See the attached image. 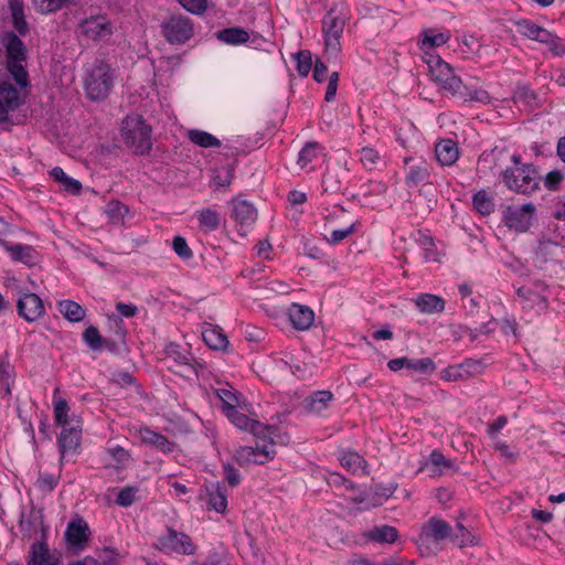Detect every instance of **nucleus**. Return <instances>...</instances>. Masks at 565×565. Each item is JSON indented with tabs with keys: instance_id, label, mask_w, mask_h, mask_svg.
Instances as JSON below:
<instances>
[{
	"instance_id": "obj_1",
	"label": "nucleus",
	"mask_w": 565,
	"mask_h": 565,
	"mask_svg": "<svg viewBox=\"0 0 565 565\" xmlns=\"http://www.w3.org/2000/svg\"><path fill=\"white\" fill-rule=\"evenodd\" d=\"M115 85V75L110 66L103 62H96L86 71L84 87L87 97L94 102L106 99Z\"/></svg>"
},
{
	"instance_id": "obj_2",
	"label": "nucleus",
	"mask_w": 565,
	"mask_h": 565,
	"mask_svg": "<svg viewBox=\"0 0 565 565\" xmlns=\"http://www.w3.org/2000/svg\"><path fill=\"white\" fill-rule=\"evenodd\" d=\"M121 136L126 145L139 154L151 150V129L139 115H128L121 122Z\"/></svg>"
},
{
	"instance_id": "obj_3",
	"label": "nucleus",
	"mask_w": 565,
	"mask_h": 565,
	"mask_svg": "<svg viewBox=\"0 0 565 565\" xmlns=\"http://www.w3.org/2000/svg\"><path fill=\"white\" fill-rule=\"evenodd\" d=\"M451 526L448 522L430 518L422 527L417 539V547L422 555L428 556L439 551L440 541L449 537Z\"/></svg>"
},
{
	"instance_id": "obj_4",
	"label": "nucleus",
	"mask_w": 565,
	"mask_h": 565,
	"mask_svg": "<svg viewBox=\"0 0 565 565\" xmlns=\"http://www.w3.org/2000/svg\"><path fill=\"white\" fill-rule=\"evenodd\" d=\"M505 186L514 192L531 194L539 189L540 178L532 164L508 168L502 172Z\"/></svg>"
},
{
	"instance_id": "obj_5",
	"label": "nucleus",
	"mask_w": 565,
	"mask_h": 565,
	"mask_svg": "<svg viewBox=\"0 0 565 565\" xmlns=\"http://www.w3.org/2000/svg\"><path fill=\"white\" fill-rule=\"evenodd\" d=\"M516 32L522 36L542 43L556 56L565 54V45L563 41L554 33L540 26L529 19H520L514 22Z\"/></svg>"
},
{
	"instance_id": "obj_6",
	"label": "nucleus",
	"mask_w": 565,
	"mask_h": 565,
	"mask_svg": "<svg viewBox=\"0 0 565 565\" xmlns=\"http://www.w3.org/2000/svg\"><path fill=\"white\" fill-rule=\"evenodd\" d=\"M344 29V20L334 14L333 10H330L323 19V35L326 54L331 57H337L341 50L340 39Z\"/></svg>"
},
{
	"instance_id": "obj_7",
	"label": "nucleus",
	"mask_w": 565,
	"mask_h": 565,
	"mask_svg": "<svg viewBox=\"0 0 565 565\" xmlns=\"http://www.w3.org/2000/svg\"><path fill=\"white\" fill-rule=\"evenodd\" d=\"M535 212L536 207L533 203L510 205L503 212V222L509 228L523 233L531 227Z\"/></svg>"
},
{
	"instance_id": "obj_8",
	"label": "nucleus",
	"mask_w": 565,
	"mask_h": 565,
	"mask_svg": "<svg viewBox=\"0 0 565 565\" xmlns=\"http://www.w3.org/2000/svg\"><path fill=\"white\" fill-rule=\"evenodd\" d=\"M275 455L276 450L271 439L269 443H257L255 447H239L234 454V459L238 465H264L274 459Z\"/></svg>"
},
{
	"instance_id": "obj_9",
	"label": "nucleus",
	"mask_w": 565,
	"mask_h": 565,
	"mask_svg": "<svg viewBox=\"0 0 565 565\" xmlns=\"http://www.w3.org/2000/svg\"><path fill=\"white\" fill-rule=\"evenodd\" d=\"M162 33L166 40L172 44L186 42L193 35V24L191 20L182 15H172L162 24Z\"/></svg>"
},
{
	"instance_id": "obj_10",
	"label": "nucleus",
	"mask_w": 565,
	"mask_h": 565,
	"mask_svg": "<svg viewBox=\"0 0 565 565\" xmlns=\"http://www.w3.org/2000/svg\"><path fill=\"white\" fill-rule=\"evenodd\" d=\"M17 310L26 322H35L45 315L43 300L34 292H23L17 300Z\"/></svg>"
},
{
	"instance_id": "obj_11",
	"label": "nucleus",
	"mask_w": 565,
	"mask_h": 565,
	"mask_svg": "<svg viewBox=\"0 0 565 565\" xmlns=\"http://www.w3.org/2000/svg\"><path fill=\"white\" fill-rule=\"evenodd\" d=\"M90 536V530L83 518L73 519L68 522L64 537L68 550L74 552L82 551Z\"/></svg>"
},
{
	"instance_id": "obj_12",
	"label": "nucleus",
	"mask_w": 565,
	"mask_h": 565,
	"mask_svg": "<svg viewBox=\"0 0 565 565\" xmlns=\"http://www.w3.org/2000/svg\"><path fill=\"white\" fill-rule=\"evenodd\" d=\"M158 545L167 553L177 552L190 555L194 552L191 539L186 534L172 529H168L167 533L159 539Z\"/></svg>"
},
{
	"instance_id": "obj_13",
	"label": "nucleus",
	"mask_w": 565,
	"mask_h": 565,
	"mask_svg": "<svg viewBox=\"0 0 565 565\" xmlns=\"http://www.w3.org/2000/svg\"><path fill=\"white\" fill-rule=\"evenodd\" d=\"M404 162L408 164L405 175V182L408 188H416L419 184L429 183L430 164L426 160L405 158Z\"/></svg>"
},
{
	"instance_id": "obj_14",
	"label": "nucleus",
	"mask_w": 565,
	"mask_h": 565,
	"mask_svg": "<svg viewBox=\"0 0 565 565\" xmlns=\"http://www.w3.org/2000/svg\"><path fill=\"white\" fill-rule=\"evenodd\" d=\"M79 28L82 33L92 40L104 39L111 34L109 21L103 15H96L85 19Z\"/></svg>"
},
{
	"instance_id": "obj_15",
	"label": "nucleus",
	"mask_w": 565,
	"mask_h": 565,
	"mask_svg": "<svg viewBox=\"0 0 565 565\" xmlns=\"http://www.w3.org/2000/svg\"><path fill=\"white\" fill-rule=\"evenodd\" d=\"M21 104L17 88L9 83L0 84V124L9 119V113L15 110Z\"/></svg>"
},
{
	"instance_id": "obj_16",
	"label": "nucleus",
	"mask_w": 565,
	"mask_h": 565,
	"mask_svg": "<svg viewBox=\"0 0 565 565\" xmlns=\"http://www.w3.org/2000/svg\"><path fill=\"white\" fill-rule=\"evenodd\" d=\"M58 388L54 390L53 393V414H54V422L57 426H60L62 429L66 427H72V424L82 425V419L75 414L70 415L68 411V404L67 402L58 397Z\"/></svg>"
},
{
	"instance_id": "obj_17",
	"label": "nucleus",
	"mask_w": 565,
	"mask_h": 565,
	"mask_svg": "<svg viewBox=\"0 0 565 565\" xmlns=\"http://www.w3.org/2000/svg\"><path fill=\"white\" fill-rule=\"evenodd\" d=\"M232 216L241 226H250L257 220V211L254 205L246 200L233 199Z\"/></svg>"
},
{
	"instance_id": "obj_18",
	"label": "nucleus",
	"mask_w": 565,
	"mask_h": 565,
	"mask_svg": "<svg viewBox=\"0 0 565 565\" xmlns=\"http://www.w3.org/2000/svg\"><path fill=\"white\" fill-rule=\"evenodd\" d=\"M14 262L22 263L28 267L35 266L40 262V254L31 245L9 244L4 248Z\"/></svg>"
},
{
	"instance_id": "obj_19",
	"label": "nucleus",
	"mask_w": 565,
	"mask_h": 565,
	"mask_svg": "<svg viewBox=\"0 0 565 565\" xmlns=\"http://www.w3.org/2000/svg\"><path fill=\"white\" fill-rule=\"evenodd\" d=\"M333 399L330 391H317L307 396L302 402V407L308 414L320 415L329 408Z\"/></svg>"
},
{
	"instance_id": "obj_20",
	"label": "nucleus",
	"mask_w": 565,
	"mask_h": 565,
	"mask_svg": "<svg viewBox=\"0 0 565 565\" xmlns=\"http://www.w3.org/2000/svg\"><path fill=\"white\" fill-rule=\"evenodd\" d=\"M82 437V425L72 424V427L62 429L58 437V445L62 456L73 454L79 447Z\"/></svg>"
},
{
	"instance_id": "obj_21",
	"label": "nucleus",
	"mask_w": 565,
	"mask_h": 565,
	"mask_svg": "<svg viewBox=\"0 0 565 565\" xmlns=\"http://www.w3.org/2000/svg\"><path fill=\"white\" fill-rule=\"evenodd\" d=\"M288 317L297 330L309 329L315 320L313 311L309 307L298 303H292L288 308Z\"/></svg>"
},
{
	"instance_id": "obj_22",
	"label": "nucleus",
	"mask_w": 565,
	"mask_h": 565,
	"mask_svg": "<svg viewBox=\"0 0 565 565\" xmlns=\"http://www.w3.org/2000/svg\"><path fill=\"white\" fill-rule=\"evenodd\" d=\"M436 160L443 167L452 166L459 158L457 143L451 139H441L435 145Z\"/></svg>"
},
{
	"instance_id": "obj_23",
	"label": "nucleus",
	"mask_w": 565,
	"mask_h": 565,
	"mask_svg": "<svg viewBox=\"0 0 565 565\" xmlns=\"http://www.w3.org/2000/svg\"><path fill=\"white\" fill-rule=\"evenodd\" d=\"M425 62L428 65L433 81L437 83V85L454 72L451 65L445 62L439 55L426 53Z\"/></svg>"
},
{
	"instance_id": "obj_24",
	"label": "nucleus",
	"mask_w": 565,
	"mask_h": 565,
	"mask_svg": "<svg viewBox=\"0 0 565 565\" xmlns=\"http://www.w3.org/2000/svg\"><path fill=\"white\" fill-rule=\"evenodd\" d=\"M417 309L426 315L439 313L445 310V300L433 294H420L414 299Z\"/></svg>"
},
{
	"instance_id": "obj_25",
	"label": "nucleus",
	"mask_w": 565,
	"mask_h": 565,
	"mask_svg": "<svg viewBox=\"0 0 565 565\" xmlns=\"http://www.w3.org/2000/svg\"><path fill=\"white\" fill-rule=\"evenodd\" d=\"M138 436L143 444L152 446L164 454L173 449V444L169 441L167 437L147 427L140 428Z\"/></svg>"
},
{
	"instance_id": "obj_26",
	"label": "nucleus",
	"mask_w": 565,
	"mask_h": 565,
	"mask_svg": "<svg viewBox=\"0 0 565 565\" xmlns=\"http://www.w3.org/2000/svg\"><path fill=\"white\" fill-rule=\"evenodd\" d=\"M2 44L6 47L7 61H24L25 60V46L20 38L8 32L2 38Z\"/></svg>"
},
{
	"instance_id": "obj_27",
	"label": "nucleus",
	"mask_w": 565,
	"mask_h": 565,
	"mask_svg": "<svg viewBox=\"0 0 565 565\" xmlns=\"http://www.w3.org/2000/svg\"><path fill=\"white\" fill-rule=\"evenodd\" d=\"M213 391L222 403V409L224 414L230 412V408H238L241 406L237 391L228 383H225L220 387H215Z\"/></svg>"
},
{
	"instance_id": "obj_28",
	"label": "nucleus",
	"mask_w": 565,
	"mask_h": 565,
	"mask_svg": "<svg viewBox=\"0 0 565 565\" xmlns=\"http://www.w3.org/2000/svg\"><path fill=\"white\" fill-rule=\"evenodd\" d=\"M225 415L239 429L249 430L254 435H258L262 431L263 427L259 422L250 419L237 408H230V412L225 413Z\"/></svg>"
},
{
	"instance_id": "obj_29",
	"label": "nucleus",
	"mask_w": 565,
	"mask_h": 565,
	"mask_svg": "<svg viewBox=\"0 0 565 565\" xmlns=\"http://www.w3.org/2000/svg\"><path fill=\"white\" fill-rule=\"evenodd\" d=\"M359 160L367 170L380 169L386 164L385 157L381 151L370 146L363 147L359 151Z\"/></svg>"
},
{
	"instance_id": "obj_30",
	"label": "nucleus",
	"mask_w": 565,
	"mask_h": 565,
	"mask_svg": "<svg viewBox=\"0 0 565 565\" xmlns=\"http://www.w3.org/2000/svg\"><path fill=\"white\" fill-rule=\"evenodd\" d=\"M207 504L218 513H223L227 508L226 493L220 483H212L206 487Z\"/></svg>"
},
{
	"instance_id": "obj_31",
	"label": "nucleus",
	"mask_w": 565,
	"mask_h": 565,
	"mask_svg": "<svg viewBox=\"0 0 565 565\" xmlns=\"http://www.w3.org/2000/svg\"><path fill=\"white\" fill-rule=\"evenodd\" d=\"M199 226L205 232H214L220 227V213L211 207H203L196 212Z\"/></svg>"
},
{
	"instance_id": "obj_32",
	"label": "nucleus",
	"mask_w": 565,
	"mask_h": 565,
	"mask_svg": "<svg viewBox=\"0 0 565 565\" xmlns=\"http://www.w3.org/2000/svg\"><path fill=\"white\" fill-rule=\"evenodd\" d=\"M430 468L434 475H443L454 468L451 460L447 459L440 451L434 450L430 452L427 461L422 466V469Z\"/></svg>"
},
{
	"instance_id": "obj_33",
	"label": "nucleus",
	"mask_w": 565,
	"mask_h": 565,
	"mask_svg": "<svg viewBox=\"0 0 565 565\" xmlns=\"http://www.w3.org/2000/svg\"><path fill=\"white\" fill-rule=\"evenodd\" d=\"M203 341L213 350H224L228 345L227 337L213 326H209L202 331Z\"/></svg>"
},
{
	"instance_id": "obj_34",
	"label": "nucleus",
	"mask_w": 565,
	"mask_h": 565,
	"mask_svg": "<svg viewBox=\"0 0 565 565\" xmlns=\"http://www.w3.org/2000/svg\"><path fill=\"white\" fill-rule=\"evenodd\" d=\"M422 40L419 42L420 49L425 50L428 47H438L446 44L450 40L449 31L436 32L435 30H425L422 33Z\"/></svg>"
},
{
	"instance_id": "obj_35",
	"label": "nucleus",
	"mask_w": 565,
	"mask_h": 565,
	"mask_svg": "<svg viewBox=\"0 0 565 565\" xmlns=\"http://www.w3.org/2000/svg\"><path fill=\"white\" fill-rule=\"evenodd\" d=\"M9 9L12 17V23L19 34L24 35L29 30V24L24 18L23 3L21 0H10Z\"/></svg>"
},
{
	"instance_id": "obj_36",
	"label": "nucleus",
	"mask_w": 565,
	"mask_h": 565,
	"mask_svg": "<svg viewBox=\"0 0 565 565\" xmlns=\"http://www.w3.org/2000/svg\"><path fill=\"white\" fill-rule=\"evenodd\" d=\"M51 177L54 181L58 182L65 191L72 194H78L82 190V184L79 181L68 177L64 170L60 167H55L50 172Z\"/></svg>"
},
{
	"instance_id": "obj_37",
	"label": "nucleus",
	"mask_w": 565,
	"mask_h": 565,
	"mask_svg": "<svg viewBox=\"0 0 565 565\" xmlns=\"http://www.w3.org/2000/svg\"><path fill=\"white\" fill-rule=\"evenodd\" d=\"M398 536V532L394 526L391 525H381L375 526L366 533V537L369 540L379 542V543H393L396 541Z\"/></svg>"
},
{
	"instance_id": "obj_38",
	"label": "nucleus",
	"mask_w": 565,
	"mask_h": 565,
	"mask_svg": "<svg viewBox=\"0 0 565 565\" xmlns=\"http://www.w3.org/2000/svg\"><path fill=\"white\" fill-rule=\"evenodd\" d=\"M188 138L191 142L201 148H213L221 146V141L216 137L207 131L200 129L189 130Z\"/></svg>"
},
{
	"instance_id": "obj_39",
	"label": "nucleus",
	"mask_w": 565,
	"mask_h": 565,
	"mask_svg": "<svg viewBox=\"0 0 565 565\" xmlns=\"http://www.w3.org/2000/svg\"><path fill=\"white\" fill-rule=\"evenodd\" d=\"M60 312L72 322H79L85 317L84 308L73 300H63L58 302Z\"/></svg>"
},
{
	"instance_id": "obj_40",
	"label": "nucleus",
	"mask_w": 565,
	"mask_h": 565,
	"mask_svg": "<svg viewBox=\"0 0 565 565\" xmlns=\"http://www.w3.org/2000/svg\"><path fill=\"white\" fill-rule=\"evenodd\" d=\"M217 39L227 44H242L248 41V33L241 28H228L217 32Z\"/></svg>"
},
{
	"instance_id": "obj_41",
	"label": "nucleus",
	"mask_w": 565,
	"mask_h": 565,
	"mask_svg": "<svg viewBox=\"0 0 565 565\" xmlns=\"http://www.w3.org/2000/svg\"><path fill=\"white\" fill-rule=\"evenodd\" d=\"M341 465L352 473H366L365 460L358 452H345L341 457Z\"/></svg>"
},
{
	"instance_id": "obj_42",
	"label": "nucleus",
	"mask_w": 565,
	"mask_h": 565,
	"mask_svg": "<svg viewBox=\"0 0 565 565\" xmlns=\"http://www.w3.org/2000/svg\"><path fill=\"white\" fill-rule=\"evenodd\" d=\"M439 89L449 93L452 96L463 97V89L467 87L463 85L461 78L457 76L454 72L450 76L446 77L438 84Z\"/></svg>"
},
{
	"instance_id": "obj_43",
	"label": "nucleus",
	"mask_w": 565,
	"mask_h": 565,
	"mask_svg": "<svg viewBox=\"0 0 565 565\" xmlns=\"http://www.w3.org/2000/svg\"><path fill=\"white\" fill-rule=\"evenodd\" d=\"M98 559L97 562L102 565H111L115 563L126 562L127 553L124 551H118L114 547H104L98 551Z\"/></svg>"
},
{
	"instance_id": "obj_44",
	"label": "nucleus",
	"mask_w": 565,
	"mask_h": 565,
	"mask_svg": "<svg viewBox=\"0 0 565 565\" xmlns=\"http://www.w3.org/2000/svg\"><path fill=\"white\" fill-rule=\"evenodd\" d=\"M28 565H51L49 563V547L45 543H34L31 546Z\"/></svg>"
},
{
	"instance_id": "obj_45",
	"label": "nucleus",
	"mask_w": 565,
	"mask_h": 565,
	"mask_svg": "<svg viewBox=\"0 0 565 565\" xmlns=\"http://www.w3.org/2000/svg\"><path fill=\"white\" fill-rule=\"evenodd\" d=\"M234 169L231 166L215 168L212 172V184L217 188H227L232 183Z\"/></svg>"
},
{
	"instance_id": "obj_46",
	"label": "nucleus",
	"mask_w": 565,
	"mask_h": 565,
	"mask_svg": "<svg viewBox=\"0 0 565 565\" xmlns=\"http://www.w3.org/2000/svg\"><path fill=\"white\" fill-rule=\"evenodd\" d=\"M127 212V206L117 200L109 201L105 207V213L113 224L120 223L124 220Z\"/></svg>"
},
{
	"instance_id": "obj_47",
	"label": "nucleus",
	"mask_w": 565,
	"mask_h": 565,
	"mask_svg": "<svg viewBox=\"0 0 565 565\" xmlns=\"http://www.w3.org/2000/svg\"><path fill=\"white\" fill-rule=\"evenodd\" d=\"M473 206L481 215H489L494 210L493 200L486 191H479L473 195Z\"/></svg>"
},
{
	"instance_id": "obj_48",
	"label": "nucleus",
	"mask_w": 565,
	"mask_h": 565,
	"mask_svg": "<svg viewBox=\"0 0 565 565\" xmlns=\"http://www.w3.org/2000/svg\"><path fill=\"white\" fill-rule=\"evenodd\" d=\"M23 61H7V68L21 87L28 86V73L22 65Z\"/></svg>"
},
{
	"instance_id": "obj_49",
	"label": "nucleus",
	"mask_w": 565,
	"mask_h": 565,
	"mask_svg": "<svg viewBox=\"0 0 565 565\" xmlns=\"http://www.w3.org/2000/svg\"><path fill=\"white\" fill-rule=\"evenodd\" d=\"M320 146L318 142H308L299 152L298 164L303 169L311 163L319 153Z\"/></svg>"
},
{
	"instance_id": "obj_50",
	"label": "nucleus",
	"mask_w": 565,
	"mask_h": 565,
	"mask_svg": "<svg viewBox=\"0 0 565 565\" xmlns=\"http://www.w3.org/2000/svg\"><path fill=\"white\" fill-rule=\"evenodd\" d=\"M407 369L424 373V374H430L435 371L436 366L434 361L430 358H424L418 360H409Z\"/></svg>"
},
{
	"instance_id": "obj_51",
	"label": "nucleus",
	"mask_w": 565,
	"mask_h": 565,
	"mask_svg": "<svg viewBox=\"0 0 565 565\" xmlns=\"http://www.w3.org/2000/svg\"><path fill=\"white\" fill-rule=\"evenodd\" d=\"M420 245L423 248V257L426 262H438L439 255L435 247V243L431 237L423 236L420 239Z\"/></svg>"
},
{
	"instance_id": "obj_52",
	"label": "nucleus",
	"mask_w": 565,
	"mask_h": 565,
	"mask_svg": "<svg viewBox=\"0 0 565 565\" xmlns=\"http://www.w3.org/2000/svg\"><path fill=\"white\" fill-rule=\"evenodd\" d=\"M513 99L518 103H523L527 106H532L536 102V95L527 86H518L513 94Z\"/></svg>"
},
{
	"instance_id": "obj_53",
	"label": "nucleus",
	"mask_w": 565,
	"mask_h": 565,
	"mask_svg": "<svg viewBox=\"0 0 565 565\" xmlns=\"http://www.w3.org/2000/svg\"><path fill=\"white\" fill-rule=\"evenodd\" d=\"M312 67L311 53L307 50L297 54V71L299 75L307 76Z\"/></svg>"
},
{
	"instance_id": "obj_54",
	"label": "nucleus",
	"mask_w": 565,
	"mask_h": 565,
	"mask_svg": "<svg viewBox=\"0 0 565 565\" xmlns=\"http://www.w3.org/2000/svg\"><path fill=\"white\" fill-rule=\"evenodd\" d=\"M386 190L387 186L382 181H369L361 186V191L364 196H380L383 195Z\"/></svg>"
},
{
	"instance_id": "obj_55",
	"label": "nucleus",
	"mask_w": 565,
	"mask_h": 565,
	"mask_svg": "<svg viewBox=\"0 0 565 565\" xmlns=\"http://www.w3.org/2000/svg\"><path fill=\"white\" fill-rule=\"evenodd\" d=\"M465 96L461 97L463 100L478 102L481 104H489L491 102V97L489 93L482 88H477L473 90L463 89Z\"/></svg>"
},
{
	"instance_id": "obj_56",
	"label": "nucleus",
	"mask_w": 565,
	"mask_h": 565,
	"mask_svg": "<svg viewBox=\"0 0 565 565\" xmlns=\"http://www.w3.org/2000/svg\"><path fill=\"white\" fill-rule=\"evenodd\" d=\"M322 186L327 193H337L341 189V180L337 173L328 171L322 180Z\"/></svg>"
},
{
	"instance_id": "obj_57",
	"label": "nucleus",
	"mask_w": 565,
	"mask_h": 565,
	"mask_svg": "<svg viewBox=\"0 0 565 565\" xmlns=\"http://www.w3.org/2000/svg\"><path fill=\"white\" fill-rule=\"evenodd\" d=\"M85 342L89 345L90 349L97 350L102 345V337L99 331L95 327H88L83 333Z\"/></svg>"
},
{
	"instance_id": "obj_58",
	"label": "nucleus",
	"mask_w": 565,
	"mask_h": 565,
	"mask_svg": "<svg viewBox=\"0 0 565 565\" xmlns=\"http://www.w3.org/2000/svg\"><path fill=\"white\" fill-rule=\"evenodd\" d=\"M173 250L175 252V254L183 258V259H189L192 257V250L191 248L189 247L186 241L181 237V236H175L173 238Z\"/></svg>"
},
{
	"instance_id": "obj_59",
	"label": "nucleus",
	"mask_w": 565,
	"mask_h": 565,
	"mask_svg": "<svg viewBox=\"0 0 565 565\" xmlns=\"http://www.w3.org/2000/svg\"><path fill=\"white\" fill-rule=\"evenodd\" d=\"M137 489L134 487H127L119 491L116 503L121 507H129L136 499Z\"/></svg>"
},
{
	"instance_id": "obj_60",
	"label": "nucleus",
	"mask_w": 565,
	"mask_h": 565,
	"mask_svg": "<svg viewBox=\"0 0 565 565\" xmlns=\"http://www.w3.org/2000/svg\"><path fill=\"white\" fill-rule=\"evenodd\" d=\"M38 487L44 492H51L57 486V478L53 475L42 473L38 481Z\"/></svg>"
},
{
	"instance_id": "obj_61",
	"label": "nucleus",
	"mask_w": 565,
	"mask_h": 565,
	"mask_svg": "<svg viewBox=\"0 0 565 565\" xmlns=\"http://www.w3.org/2000/svg\"><path fill=\"white\" fill-rule=\"evenodd\" d=\"M191 13H202L206 9V0H178Z\"/></svg>"
},
{
	"instance_id": "obj_62",
	"label": "nucleus",
	"mask_w": 565,
	"mask_h": 565,
	"mask_svg": "<svg viewBox=\"0 0 565 565\" xmlns=\"http://www.w3.org/2000/svg\"><path fill=\"white\" fill-rule=\"evenodd\" d=\"M563 178L564 175L559 170L550 171L544 178V185L548 190H556Z\"/></svg>"
},
{
	"instance_id": "obj_63",
	"label": "nucleus",
	"mask_w": 565,
	"mask_h": 565,
	"mask_svg": "<svg viewBox=\"0 0 565 565\" xmlns=\"http://www.w3.org/2000/svg\"><path fill=\"white\" fill-rule=\"evenodd\" d=\"M354 231V224L349 225L345 228L334 230L330 233V236L327 238L331 244H338L345 239L351 233Z\"/></svg>"
},
{
	"instance_id": "obj_64",
	"label": "nucleus",
	"mask_w": 565,
	"mask_h": 565,
	"mask_svg": "<svg viewBox=\"0 0 565 565\" xmlns=\"http://www.w3.org/2000/svg\"><path fill=\"white\" fill-rule=\"evenodd\" d=\"M338 83H339V73L332 72L328 78V86L324 99L327 102H332L335 97L337 89H338Z\"/></svg>"
}]
</instances>
